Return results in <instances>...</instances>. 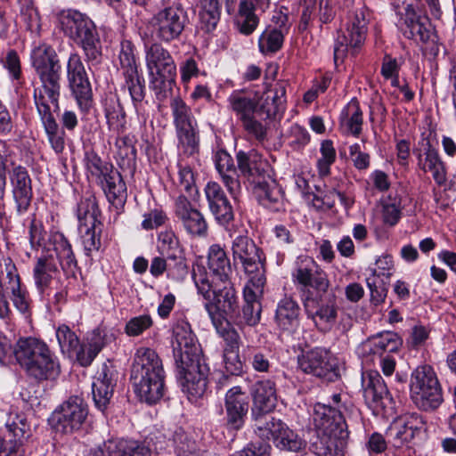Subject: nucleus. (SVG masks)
<instances>
[{
  "instance_id": "obj_40",
  "label": "nucleus",
  "mask_w": 456,
  "mask_h": 456,
  "mask_svg": "<svg viewBox=\"0 0 456 456\" xmlns=\"http://www.w3.org/2000/svg\"><path fill=\"white\" fill-rule=\"evenodd\" d=\"M98 182L111 205L118 208L125 204L127 197L126 185L118 171L113 168Z\"/></svg>"
},
{
  "instance_id": "obj_50",
  "label": "nucleus",
  "mask_w": 456,
  "mask_h": 456,
  "mask_svg": "<svg viewBox=\"0 0 456 456\" xmlns=\"http://www.w3.org/2000/svg\"><path fill=\"white\" fill-rule=\"evenodd\" d=\"M99 213L100 211L95 197L90 195L82 198L77 207V217L79 223L78 227H94V224H101L102 223L98 219Z\"/></svg>"
},
{
  "instance_id": "obj_17",
  "label": "nucleus",
  "mask_w": 456,
  "mask_h": 456,
  "mask_svg": "<svg viewBox=\"0 0 456 456\" xmlns=\"http://www.w3.org/2000/svg\"><path fill=\"white\" fill-rule=\"evenodd\" d=\"M175 216L184 231L193 237H205L208 225L204 215L191 201L180 195L175 201Z\"/></svg>"
},
{
  "instance_id": "obj_55",
  "label": "nucleus",
  "mask_w": 456,
  "mask_h": 456,
  "mask_svg": "<svg viewBox=\"0 0 456 456\" xmlns=\"http://www.w3.org/2000/svg\"><path fill=\"white\" fill-rule=\"evenodd\" d=\"M398 64L395 58L386 54L383 58L381 66V75L385 80V87L391 94H395V99H397V86H398Z\"/></svg>"
},
{
  "instance_id": "obj_56",
  "label": "nucleus",
  "mask_w": 456,
  "mask_h": 456,
  "mask_svg": "<svg viewBox=\"0 0 456 456\" xmlns=\"http://www.w3.org/2000/svg\"><path fill=\"white\" fill-rule=\"evenodd\" d=\"M84 160L87 172L97 181L106 176L113 169L112 165L102 161L93 150L86 151Z\"/></svg>"
},
{
  "instance_id": "obj_22",
  "label": "nucleus",
  "mask_w": 456,
  "mask_h": 456,
  "mask_svg": "<svg viewBox=\"0 0 456 456\" xmlns=\"http://www.w3.org/2000/svg\"><path fill=\"white\" fill-rule=\"evenodd\" d=\"M362 387L363 397L369 407L378 409L385 408L393 403L387 386L377 371H365L362 374Z\"/></svg>"
},
{
  "instance_id": "obj_6",
  "label": "nucleus",
  "mask_w": 456,
  "mask_h": 456,
  "mask_svg": "<svg viewBox=\"0 0 456 456\" xmlns=\"http://www.w3.org/2000/svg\"><path fill=\"white\" fill-rule=\"evenodd\" d=\"M17 362L37 380L54 379L60 365L45 343L35 338H20L14 347Z\"/></svg>"
},
{
  "instance_id": "obj_4",
  "label": "nucleus",
  "mask_w": 456,
  "mask_h": 456,
  "mask_svg": "<svg viewBox=\"0 0 456 456\" xmlns=\"http://www.w3.org/2000/svg\"><path fill=\"white\" fill-rule=\"evenodd\" d=\"M241 175L251 185L258 202L278 211L282 205V192L269 174V165L256 151H240L236 155Z\"/></svg>"
},
{
  "instance_id": "obj_29",
  "label": "nucleus",
  "mask_w": 456,
  "mask_h": 456,
  "mask_svg": "<svg viewBox=\"0 0 456 456\" xmlns=\"http://www.w3.org/2000/svg\"><path fill=\"white\" fill-rule=\"evenodd\" d=\"M273 21L277 27L268 26L258 38L259 51L263 54H271L278 52L283 45L284 37L289 31L287 26L288 16L283 13L273 15Z\"/></svg>"
},
{
  "instance_id": "obj_62",
  "label": "nucleus",
  "mask_w": 456,
  "mask_h": 456,
  "mask_svg": "<svg viewBox=\"0 0 456 456\" xmlns=\"http://www.w3.org/2000/svg\"><path fill=\"white\" fill-rule=\"evenodd\" d=\"M381 216L386 226H395L399 221V200L388 196L381 200Z\"/></svg>"
},
{
  "instance_id": "obj_36",
  "label": "nucleus",
  "mask_w": 456,
  "mask_h": 456,
  "mask_svg": "<svg viewBox=\"0 0 456 456\" xmlns=\"http://www.w3.org/2000/svg\"><path fill=\"white\" fill-rule=\"evenodd\" d=\"M317 434L318 439L313 444V447L318 456H344V439L347 436L345 428L334 432H319Z\"/></svg>"
},
{
  "instance_id": "obj_39",
  "label": "nucleus",
  "mask_w": 456,
  "mask_h": 456,
  "mask_svg": "<svg viewBox=\"0 0 456 456\" xmlns=\"http://www.w3.org/2000/svg\"><path fill=\"white\" fill-rule=\"evenodd\" d=\"M208 267L210 280L223 281L231 280L232 266L225 250L217 244L212 245L208 253Z\"/></svg>"
},
{
  "instance_id": "obj_35",
  "label": "nucleus",
  "mask_w": 456,
  "mask_h": 456,
  "mask_svg": "<svg viewBox=\"0 0 456 456\" xmlns=\"http://www.w3.org/2000/svg\"><path fill=\"white\" fill-rule=\"evenodd\" d=\"M422 151H418L419 166L425 172H431L432 176L438 185L446 182V171L437 151L433 148L428 140L422 141Z\"/></svg>"
},
{
  "instance_id": "obj_2",
  "label": "nucleus",
  "mask_w": 456,
  "mask_h": 456,
  "mask_svg": "<svg viewBox=\"0 0 456 456\" xmlns=\"http://www.w3.org/2000/svg\"><path fill=\"white\" fill-rule=\"evenodd\" d=\"M192 278L198 293L206 300L204 307L212 322L230 320L240 305L239 296L231 280L216 281L203 266L193 269Z\"/></svg>"
},
{
  "instance_id": "obj_28",
  "label": "nucleus",
  "mask_w": 456,
  "mask_h": 456,
  "mask_svg": "<svg viewBox=\"0 0 456 456\" xmlns=\"http://www.w3.org/2000/svg\"><path fill=\"white\" fill-rule=\"evenodd\" d=\"M10 180L17 211L23 214L28 209L33 196L30 176L24 167L17 166L10 173Z\"/></svg>"
},
{
  "instance_id": "obj_26",
  "label": "nucleus",
  "mask_w": 456,
  "mask_h": 456,
  "mask_svg": "<svg viewBox=\"0 0 456 456\" xmlns=\"http://www.w3.org/2000/svg\"><path fill=\"white\" fill-rule=\"evenodd\" d=\"M297 363L302 371L318 378H325L334 370L329 352L320 347L303 353Z\"/></svg>"
},
{
  "instance_id": "obj_47",
  "label": "nucleus",
  "mask_w": 456,
  "mask_h": 456,
  "mask_svg": "<svg viewBox=\"0 0 456 456\" xmlns=\"http://www.w3.org/2000/svg\"><path fill=\"white\" fill-rule=\"evenodd\" d=\"M230 109L241 122L257 115V102L256 98L248 96L242 91H234L227 99Z\"/></svg>"
},
{
  "instance_id": "obj_63",
  "label": "nucleus",
  "mask_w": 456,
  "mask_h": 456,
  "mask_svg": "<svg viewBox=\"0 0 456 456\" xmlns=\"http://www.w3.org/2000/svg\"><path fill=\"white\" fill-rule=\"evenodd\" d=\"M175 74H165V77L164 73L150 75L151 86L158 99L163 100L167 97V93L171 91L175 83Z\"/></svg>"
},
{
  "instance_id": "obj_51",
  "label": "nucleus",
  "mask_w": 456,
  "mask_h": 456,
  "mask_svg": "<svg viewBox=\"0 0 456 456\" xmlns=\"http://www.w3.org/2000/svg\"><path fill=\"white\" fill-rule=\"evenodd\" d=\"M399 346L397 334L386 332L378 338L366 340L362 345L364 353L378 354L381 352H396Z\"/></svg>"
},
{
  "instance_id": "obj_13",
  "label": "nucleus",
  "mask_w": 456,
  "mask_h": 456,
  "mask_svg": "<svg viewBox=\"0 0 456 456\" xmlns=\"http://www.w3.org/2000/svg\"><path fill=\"white\" fill-rule=\"evenodd\" d=\"M86 416L87 409L83 399L73 396L52 413L49 422L56 432L72 434L80 429Z\"/></svg>"
},
{
  "instance_id": "obj_38",
  "label": "nucleus",
  "mask_w": 456,
  "mask_h": 456,
  "mask_svg": "<svg viewBox=\"0 0 456 456\" xmlns=\"http://www.w3.org/2000/svg\"><path fill=\"white\" fill-rule=\"evenodd\" d=\"M114 372L106 365L103 366L99 377L93 383V399L95 406L104 411L113 395L116 380Z\"/></svg>"
},
{
  "instance_id": "obj_52",
  "label": "nucleus",
  "mask_w": 456,
  "mask_h": 456,
  "mask_svg": "<svg viewBox=\"0 0 456 456\" xmlns=\"http://www.w3.org/2000/svg\"><path fill=\"white\" fill-rule=\"evenodd\" d=\"M391 273L378 272L371 269L366 277V283L370 292V300L378 305L386 296V284L388 282Z\"/></svg>"
},
{
  "instance_id": "obj_8",
  "label": "nucleus",
  "mask_w": 456,
  "mask_h": 456,
  "mask_svg": "<svg viewBox=\"0 0 456 456\" xmlns=\"http://www.w3.org/2000/svg\"><path fill=\"white\" fill-rule=\"evenodd\" d=\"M234 265H240L247 275L248 283L258 289L265 287V257L254 240L248 236H237L232 244Z\"/></svg>"
},
{
  "instance_id": "obj_14",
  "label": "nucleus",
  "mask_w": 456,
  "mask_h": 456,
  "mask_svg": "<svg viewBox=\"0 0 456 456\" xmlns=\"http://www.w3.org/2000/svg\"><path fill=\"white\" fill-rule=\"evenodd\" d=\"M67 78L71 94L79 109L86 112L92 106L93 93L85 66L77 53H71L67 63Z\"/></svg>"
},
{
  "instance_id": "obj_58",
  "label": "nucleus",
  "mask_w": 456,
  "mask_h": 456,
  "mask_svg": "<svg viewBox=\"0 0 456 456\" xmlns=\"http://www.w3.org/2000/svg\"><path fill=\"white\" fill-rule=\"evenodd\" d=\"M275 444L281 450L290 452H300L306 445L305 442L289 429L286 424H284L281 434L276 439Z\"/></svg>"
},
{
  "instance_id": "obj_24",
  "label": "nucleus",
  "mask_w": 456,
  "mask_h": 456,
  "mask_svg": "<svg viewBox=\"0 0 456 456\" xmlns=\"http://www.w3.org/2000/svg\"><path fill=\"white\" fill-rule=\"evenodd\" d=\"M264 288L258 289L248 283L244 289L245 304L241 310L240 305H238L235 315L232 316L230 321L238 326H255L257 324L261 316V304L257 298L263 294Z\"/></svg>"
},
{
  "instance_id": "obj_19",
  "label": "nucleus",
  "mask_w": 456,
  "mask_h": 456,
  "mask_svg": "<svg viewBox=\"0 0 456 456\" xmlns=\"http://www.w3.org/2000/svg\"><path fill=\"white\" fill-rule=\"evenodd\" d=\"M226 424L234 430H240L245 424L249 409V396L239 386L231 387L224 395Z\"/></svg>"
},
{
  "instance_id": "obj_46",
  "label": "nucleus",
  "mask_w": 456,
  "mask_h": 456,
  "mask_svg": "<svg viewBox=\"0 0 456 456\" xmlns=\"http://www.w3.org/2000/svg\"><path fill=\"white\" fill-rule=\"evenodd\" d=\"M252 417L256 435L262 440L273 439L275 443L285 423L268 413L253 414Z\"/></svg>"
},
{
  "instance_id": "obj_30",
  "label": "nucleus",
  "mask_w": 456,
  "mask_h": 456,
  "mask_svg": "<svg viewBox=\"0 0 456 456\" xmlns=\"http://www.w3.org/2000/svg\"><path fill=\"white\" fill-rule=\"evenodd\" d=\"M216 167L232 198L237 201L241 192L239 175L232 156L225 151H218L215 157Z\"/></svg>"
},
{
  "instance_id": "obj_37",
  "label": "nucleus",
  "mask_w": 456,
  "mask_h": 456,
  "mask_svg": "<svg viewBox=\"0 0 456 456\" xmlns=\"http://www.w3.org/2000/svg\"><path fill=\"white\" fill-rule=\"evenodd\" d=\"M298 304L290 297L281 298L277 305L275 322L283 331L292 333L299 325Z\"/></svg>"
},
{
  "instance_id": "obj_60",
  "label": "nucleus",
  "mask_w": 456,
  "mask_h": 456,
  "mask_svg": "<svg viewBox=\"0 0 456 456\" xmlns=\"http://www.w3.org/2000/svg\"><path fill=\"white\" fill-rule=\"evenodd\" d=\"M56 338L63 354H74L79 346V338L71 329L62 324L56 330Z\"/></svg>"
},
{
  "instance_id": "obj_53",
  "label": "nucleus",
  "mask_w": 456,
  "mask_h": 456,
  "mask_svg": "<svg viewBox=\"0 0 456 456\" xmlns=\"http://www.w3.org/2000/svg\"><path fill=\"white\" fill-rule=\"evenodd\" d=\"M245 360L253 370L258 373L268 374L272 371L273 363V354L266 349L248 348Z\"/></svg>"
},
{
  "instance_id": "obj_49",
  "label": "nucleus",
  "mask_w": 456,
  "mask_h": 456,
  "mask_svg": "<svg viewBox=\"0 0 456 456\" xmlns=\"http://www.w3.org/2000/svg\"><path fill=\"white\" fill-rule=\"evenodd\" d=\"M340 124L346 134L359 136L362 131V112L356 100H352L342 110Z\"/></svg>"
},
{
  "instance_id": "obj_45",
  "label": "nucleus",
  "mask_w": 456,
  "mask_h": 456,
  "mask_svg": "<svg viewBox=\"0 0 456 456\" xmlns=\"http://www.w3.org/2000/svg\"><path fill=\"white\" fill-rule=\"evenodd\" d=\"M419 13L412 4H408L405 8V18L403 29L404 37L415 41L427 42L429 39V30L426 28Z\"/></svg>"
},
{
  "instance_id": "obj_44",
  "label": "nucleus",
  "mask_w": 456,
  "mask_h": 456,
  "mask_svg": "<svg viewBox=\"0 0 456 456\" xmlns=\"http://www.w3.org/2000/svg\"><path fill=\"white\" fill-rule=\"evenodd\" d=\"M6 428L9 431L10 449L20 452V456H23V444L32 434L30 425L24 416L15 414L14 417L10 416L6 422Z\"/></svg>"
},
{
  "instance_id": "obj_31",
  "label": "nucleus",
  "mask_w": 456,
  "mask_h": 456,
  "mask_svg": "<svg viewBox=\"0 0 456 456\" xmlns=\"http://www.w3.org/2000/svg\"><path fill=\"white\" fill-rule=\"evenodd\" d=\"M253 399L252 415L269 413L276 406L277 395L275 383L271 379L258 380L251 387Z\"/></svg>"
},
{
  "instance_id": "obj_57",
  "label": "nucleus",
  "mask_w": 456,
  "mask_h": 456,
  "mask_svg": "<svg viewBox=\"0 0 456 456\" xmlns=\"http://www.w3.org/2000/svg\"><path fill=\"white\" fill-rule=\"evenodd\" d=\"M102 224H94V227H79L82 244L86 256H90L93 251H97L101 247V233Z\"/></svg>"
},
{
  "instance_id": "obj_11",
  "label": "nucleus",
  "mask_w": 456,
  "mask_h": 456,
  "mask_svg": "<svg viewBox=\"0 0 456 456\" xmlns=\"http://www.w3.org/2000/svg\"><path fill=\"white\" fill-rule=\"evenodd\" d=\"M291 275L294 283L310 297L326 293L330 287L326 273L309 256L297 258Z\"/></svg>"
},
{
  "instance_id": "obj_33",
  "label": "nucleus",
  "mask_w": 456,
  "mask_h": 456,
  "mask_svg": "<svg viewBox=\"0 0 456 456\" xmlns=\"http://www.w3.org/2000/svg\"><path fill=\"white\" fill-rule=\"evenodd\" d=\"M53 256L59 260L61 267L67 277H75L79 268L71 244L62 233L55 232L50 237Z\"/></svg>"
},
{
  "instance_id": "obj_12",
  "label": "nucleus",
  "mask_w": 456,
  "mask_h": 456,
  "mask_svg": "<svg viewBox=\"0 0 456 456\" xmlns=\"http://www.w3.org/2000/svg\"><path fill=\"white\" fill-rule=\"evenodd\" d=\"M119 63L123 69L125 87L127 88L136 111L145 97L144 80L138 74L134 46L129 40L120 44Z\"/></svg>"
},
{
  "instance_id": "obj_48",
  "label": "nucleus",
  "mask_w": 456,
  "mask_h": 456,
  "mask_svg": "<svg viewBox=\"0 0 456 456\" xmlns=\"http://www.w3.org/2000/svg\"><path fill=\"white\" fill-rule=\"evenodd\" d=\"M259 9L250 0H242L239 4V12L236 19V25L239 31L245 35H251L259 24V18L255 13V9Z\"/></svg>"
},
{
  "instance_id": "obj_43",
  "label": "nucleus",
  "mask_w": 456,
  "mask_h": 456,
  "mask_svg": "<svg viewBox=\"0 0 456 456\" xmlns=\"http://www.w3.org/2000/svg\"><path fill=\"white\" fill-rule=\"evenodd\" d=\"M159 248L167 259L175 261V268L183 273H186V264L182 256V248L175 233L171 231L161 232L159 234Z\"/></svg>"
},
{
  "instance_id": "obj_27",
  "label": "nucleus",
  "mask_w": 456,
  "mask_h": 456,
  "mask_svg": "<svg viewBox=\"0 0 456 456\" xmlns=\"http://www.w3.org/2000/svg\"><path fill=\"white\" fill-rule=\"evenodd\" d=\"M90 456H151V451L138 441L110 439L92 451Z\"/></svg>"
},
{
  "instance_id": "obj_42",
  "label": "nucleus",
  "mask_w": 456,
  "mask_h": 456,
  "mask_svg": "<svg viewBox=\"0 0 456 456\" xmlns=\"http://www.w3.org/2000/svg\"><path fill=\"white\" fill-rule=\"evenodd\" d=\"M58 273V267L53 253L46 249L37 259L33 269V276L37 287L44 290L53 277Z\"/></svg>"
},
{
  "instance_id": "obj_54",
  "label": "nucleus",
  "mask_w": 456,
  "mask_h": 456,
  "mask_svg": "<svg viewBox=\"0 0 456 456\" xmlns=\"http://www.w3.org/2000/svg\"><path fill=\"white\" fill-rule=\"evenodd\" d=\"M220 19L218 0H201L200 12V28L206 32L213 31Z\"/></svg>"
},
{
  "instance_id": "obj_10",
  "label": "nucleus",
  "mask_w": 456,
  "mask_h": 456,
  "mask_svg": "<svg viewBox=\"0 0 456 456\" xmlns=\"http://www.w3.org/2000/svg\"><path fill=\"white\" fill-rule=\"evenodd\" d=\"M188 22L187 12L181 4L159 10L151 20L154 37L163 43L179 39Z\"/></svg>"
},
{
  "instance_id": "obj_7",
  "label": "nucleus",
  "mask_w": 456,
  "mask_h": 456,
  "mask_svg": "<svg viewBox=\"0 0 456 456\" xmlns=\"http://www.w3.org/2000/svg\"><path fill=\"white\" fill-rule=\"evenodd\" d=\"M173 123L178 140V150L181 162L191 159H197L200 151V131L197 120L191 109L180 97H175L170 102Z\"/></svg>"
},
{
  "instance_id": "obj_18",
  "label": "nucleus",
  "mask_w": 456,
  "mask_h": 456,
  "mask_svg": "<svg viewBox=\"0 0 456 456\" xmlns=\"http://www.w3.org/2000/svg\"><path fill=\"white\" fill-rule=\"evenodd\" d=\"M316 297L307 296L305 299L304 305L306 314L317 327L329 328L336 322L338 316L336 297L332 294L325 297L320 294Z\"/></svg>"
},
{
  "instance_id": "obj_16",
  "label": "nucleus",
  "mask_w": 456,
  "mask_h": 456,
  "mask_svg": "<svg viewBox=\"0 0 456 456\" xmlns=\"http://www.w3.org/2000/svg\"><path fill=\"white\" fill-rule=\"evenodd\" d=\"M61 78L40 80L34 89V103L41 122L55 119L53 113L60 110Z\"/></svg>"
},
{
  "instance_id": "obj_34",
  "label": "nucleus",
  "mask_w": 456,
  "mask_h": 456,
  "mask_svg": "<svg viewBox=\"0 0 456 456\" xmlns=\"http://www.w3.org/2000/svg\"><path fill=\"white\" fill-rule=\"evenodd\" d=\"M146 66L149 75L176 74V67L173 57L159 43H154L146 49Z\"/></svg>"
},
{
  "instance_id": "obj_23",
  "label": "nucleus",
  "mask_w": 456,
  "mask_h": 456,
  "mask_svg": "<svg viewBox=\"0 0 456 456\" xmlns=\"http://www.w3.org/2000/svg\"><path fill=\"white\" fill-rule=\"evenodd\" d=\"M31 62L39 80L61 78V66L51 46L43 45L36 47L31 53Z\"/></svg>"
},
{
  "instance_id": "obj_3",
  "label": "nucleus",
  "mask_w": 456,
  "mask_h": 456,
  "mask_svg": "<svg viewBox=\"0 0 456 456\" xmlns=\"http://www.w3.org/2000/svg\"><path fill=\"white\" fill-rule=\"evenodd\" d=\"M165 370L162 360L151 348L136 350L131 369V381L141 401L149 404L159 402L165 392Z\"/></svg>"
},
{
  "instance_id": "obj_64",
  "label": "nucleus",
  "mask_w": 456,
  "mask_h": 456,
  "mask_svg": "<svg viewBox=\"0 0 456 456\" xmlns=\"http://www.w3.org/2000/svg\"><path fill=\"white\" fill-rule=\"evenodd\" d=\"M42 124L52 148L56 153H61L65 149L64 132L59 128L55 119Z\"/></svg>"
},
{
  "instance_id": "obj_1",
  "label": "nucleus",
  "mask_w": 456,
  "mask_h": 456,
  "mask_svg": "<svg viewBox=\"0 0 456 456\" xmlns=\"http://www.w3.org/2000/svg\"><path fill=\"white\" fill-rule=\"evenodd\" d=\"M173 354L182 390L191 402L201 398L208 386L209 369L204 362L201 349L186 321H179L173 328Z\"/></svg>"
},
{
  "instance_id": "obj_59",
  "label": "nucleus",
  "mask_w": 456,
  "mask_h": 456,
  "mask_svg": "<svg viewBox=\"0 0 456 456\" xmlns=\"http://www.w3.org/2000/svg\"><path fill=\"white\" fill-rule=\"evenodd\" d=\"M424 422L418 413L401 415V442H410L423 428Z\"/></svg>"
},
{
  "instance_id": "obj_41",
  "label": "nucleus",
  "mask_w": 456,
  "mask_h": 456,
  "mask_svg": "<svg viewBox=\"0 0 456 456\" xmlns=\"http://www.w3.org/2000/svg\"><path fill=\"white\" fill-rule=\"evenodd\" d=\"M102 106L109 129L122 134L126 130V116L118 95L111 93L106 94Z\"/></svg>"
},
{
  "instance_id": "obj_32",
  "label": "nucleus",
  "mask_w": 456,
  "mask_h": 456,
  "mask_svg": "<svg viewBox=\"0 0 456 456\" xmlns=\"http://www.w3.org/2000/svg\"><path fill=\"white\" fill-rule=\"evenodd\" d=\"M313 420L317 433L334 432L346 427L341 410H337L330 404L316 403L314 407Z\"/></svg>"
},
{
  "instance_id": "obj_9",
  "label": "nucleus",
  "mask_w": 456,
  "mask_h": 456,
  "mask_svg": "<svg viewBox=\"0 0 456 456\" xmlns=\"http://www.w3.org/2000/svg\"><path fill=\"white\" fill-rule=\"evenodd\" d=\"M410 390L412 402L423 411H435L444 402L441 384L430 365L419 366L412 372Z\"/></svg>"
},
{
  "instance_id": "obj_21",
  "label": "nucleus",
  "mask_w": 456,
  "mask_h": 456,
  "mask_svg": "<svg viewBox=\"0 0 456 456\" xmlns=\"http://www.w3.org/2000/svg\"><path fill=\"white\" fill-rule=\"evenodd\" d=\"M288 83L277 81L274 86L263 93L257 102V116L263 119L275 118L281 116L286 110V89Z\"/></svg>"
},
{
  "instance_id": "obj_61",
  "label": "nucleus",
  "mask_w": 456,
  "mask_h": 456,
  "mask_svg": "<svg viewBox=\"0 0 456 456\" xmlns=\"http://www.w3.org/2000/svg\"><path fill=\"white\" fill-rule=\"evenodd\" d=\"M241 126L247 134L257 142H263L267 139L266 120L261 119L256 114L241 122Z\"/></svg>"
},
{
  "instance_id": "obj_5",
  "label": "nucleus",
  "mask_w": 456,
  "mask_h": 456,
  "mask_svg": "<svg viewBox=\"0 0 456 456\" xmlns=\"http://www.w3.org/2000/svg\"><path fill=\"white\" fill-rule=\"evenodd\" d=\"M58 22L63 34L82 48L86 61L92 66L102 61V44L94 22L77 10H62L58 13Z\"/></svg>"
},
{
  "instance_id": "obj_25",
  "label": "nucleus",
  "mask_w": 456,
  "mask_h": 456,
  "mask_svg": "<svg viewBox=\"0 0 456 456\" xmlns=\"http://www.w3.org/2000/svg\"><path fill=\"white\" fill-rule=\"evenodd\" d=\"M208 208L216 222L227 224L234 218L232 207L222 187L216 182H208L204 189Z\"/></svg>"
},
{
  "instance_id": "obj_15",
  "label": "nucleus",
  "mask_w": 456,
  "mask_h": 456,
  "mask_svg": "<svg viewBox=\"0 0 456 456\" xmlns=\"http://www.w3.org/2000/svg\"><path fill=\"white\" fill-rule=\"evenodd\" d=\"M368 20L363 10L356 11L346 31L338 35L334 45V61H343L348 51L354 54L365 41Z\"/></svg>"
},
{
  "instance_id": "obj_20",
  "label": "nucleus",
  "mask_w": 456,
  "mask_h": 456,
  "mask_svg": "<svg viewBox=\"0 0 456 456\" xmlns=\"http://www.w3.org/2000/svg\"><path fill=\"white\" fill-rule=\"evenodd\" d=\"M212 323L225 343L224 359L226 370L233 375L240 373L243 365L238 354L240 344L239 333L231 326L230 320Z\"/></svg>"
}]
</instances>
